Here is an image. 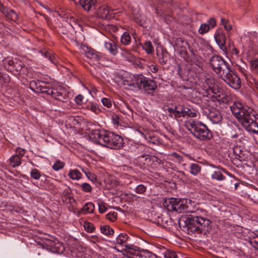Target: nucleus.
Listing matches in <instances>:
<instances>
[{
  "mask_svg": "<svg viewBox=\"0 0 258 258\" xmlns=\"http://www.w3.org/2000/svg\"><path fill=\"white\" fill-rule=\"evenodd\" d=\"M202 82L205 85V87H207L211 91L217 88L215 85V80L212 77H205L203 79Z\"/></svg>",
  "mask_w": 258,
  "mask_h": 258,
  "instance_id": "393cba45",
  "label": "nucleus"
},
{
  "mask_svg": "<svg viewBox=\"0 0 258 258\" xmlns=\"http://www.w3.org/2000/svg\"><path fill=\"white\" fill-rule=\"evenodd\" d=\"M86 107L88 110L95 113H98L100 112V109L96 103H90L87 105Z\"/></svg>",
  "mask_w": 258,
  "mask_h": 258,
  "instance_id": "58836bf2",
  "label": "nucleus"
},
{
  "mask_svg": "<svg viewBox=\"0 0 258 258\" xmlns=\"http://www.w3.org/2000/svg\"><path fill=\"white\" fill-rule=\"evenodd\" d=\"M71 192V189L68 187L64 189L63 190V193L66 196L69 195Z\"/></svg>",
  "mask_w": 258,
  "mask_h": 258,
  "instance_id": "774afa93",
  "label": "nucleus"
},
{
  "mask_svg": "<svg viewBox=\"0 0 258 258\" xmlns=\"http://www.w3.org/2000/svg\"><path fill=\"white\" fill-rule=\"evenodd\" d=\"M211 178L218 181H222L225 179L221 171L218 170L213 172L211 175Z\"/></svg>",
  "mask_w": 258,
  "mask_h": 258,
  "instance_id": "473e14b6",
  "label": "nucleus"
},
{
  "mask_svg": "<svg viewBox=\"0 0 258 258\" xmlns=\"http://www.w3.org/2000/svg\"><path fill=\"white\" fill-rule=\"evenodd\" d=\"M117 215V213H116L115 212H113L108 213L106 215V217L108 219H109L112 221H113L116 219Z\"/></svg>",
  "mask_w": 258,
  "mask_h": 258,
  "instance_id": "5fc2aeb1",
  "label": "nucleus"
},
{
  "mask_svg": "<svg viewBox=\"0 0 258 258\" xmlns=\"http://www.w3.org/2000/svg\"><path fill=\"white\" fill-rule=\"evenodd\" d=\"M224 27L225 29V30L227 31H230L232 28V25L231 24H230L228 22L224 24Z\"/></svg>",
  "mask_w": 258,
  "mask_h": 258,
  "instance_id": "338daca9",
  "label": "nucleus"
},
{
  "mask_svg": "<svg viewBox=\"0 0 258 258\" xmlns=\"http://www.w3.org/2000/svg\"><path fill=\"white\" fill-rule=\"evenodd\" d=\"M149 69L150 71L153 73H156L158 70V67L156 65L154 64H151V66H150Z\"/></svg>",
  "mask_w": 258,
  "mask_h": 258,
  "instance_id": "69168bd1",
  "label": "nucleus"
},
{
  "mask_svg": "<svg viewBox=\"0 0 258 258\" xmlns=\"http://www.w3.org/2000/svg\"><path fill=\"white\" fill-rule=\"evenodd\" d=\"M183 111V106L178 105L175 106V114H174V118L178 120L180 117H184Z\"/></svg>",
  "mask_w": 258,
  "mask_h": 258,
  "instance_id": "c756f323",
  "label": "nucleus"
},
{
  "mask_svg": "<svg viewBox=\"0 0 258 258\" xmlns=\"http://www.w3.org/2000/svg\"><path fill=\"white\" fill-rule=\"evenodd\" d=\"M30 89L36 92L50 95L55 99L65 102L67 99L64 92L61 89L52 88L51 84L40 80H33L30 83Z\"/></svg>",
  "mask_w": 258,
  "mask_h": 258,
  "instance_id": "20e7f679",
  "label": "nucleus"
},
{
  "mask_svg": "<svg viewBox=\"0 0 258 258\" xmlns=\"http://www.w3.org/2000/svg\"><path fill=\"white\" fill-rule=\"evenodd\" d=\"M113 10H111V11ZM111 10H109L107 6L105 5L101 6L99 7L98 11V15L102 19H109L111 17L110 13Z\"/></svg>",
  "mask_w": 258,
  "mask_h": 258,
  "instance_id": "412c9836",
  "label": "nucleus"
},
{
  "mask_svg": "<svg viewBox=\"0 0 258 258\" xmlns=\"http://www.w3.org/2000/svg\"><path fill=\"white\" fill-rule=\"evenodd\" d=\"M128 252L133 255L132 258H157L156 255L146 249H142L134 245L126 246Z\"/></svg>",
  "mask_w": 258,
  "mask_h": 258,
  "instance_id": "1a4fd4ad",
  "label": "nucleus"
},
{
  "mask_svg": "<svg viewBox=\"0 0 258 258\" xmlns=\"http://www.w3.org/2000/svg\"><path fill=\"white\" fill-rule=\"evenodd\" d=\"M98 205L99 212L100 213H104L107 211V209L106 207L105 204H104L103 203H99Z\"/></svg>",
  "mask_w": 258,
  "mask_h": 258,
  "instance_id": "864d4df0",
  "label": "nucleus"
},
{
  "mask_svg": "<svg viewBox=\"0 0 258 258\" xmlns=\"http://www.w3.org/2000/svg\"><path fill=\"white\" fill-rule=\"evenodd\" d=\"M83 53L89 58L98 61L100 59L101 55L94 49L88 46H83L82 47Z\"/></svg>",
  "mask_w": 258,
  "mask_h": 258,
  "instance_id": "9b49d317",
  "label": "nucleus"
},
{
  "mask_svg": "<svg viewBox=\"0 0 258 258\" xmlns=\"http://www.w3.org/2000/svg\"><path fill=\"white\" fill-rule=\"evenodd\" d=\"M204 210L199 209L195 202L186 199V204L184 205L183 213H196L195 215H198V211Z\"/></svg>",
  "mask_w": 258,
  "mask_h": 258,
  "instance_id": "f8f14e48",
  "label": "nucleus"
},
{
  "mask_svg": "<svg viewBox=\"0 0 258 258\" xmlns=\"http://www.w3.org/2000/svg\"><path fill=\"white\" fill-rule=\"evenodd\" d=\"M101 102H102L103 105L104 106L107 107V108H110L112 106L111 101L108 98H103L102 99Z\"/></svg>",
  "mask_w": 258,
  "mask_h": 258,
  "instance_id": "8fccbe9b",
  "label": "nucleus"
},
{
  "mask_svg": "<svg viewBox=\"0 0 258 258\" xmlns=\"http://www.w3.org/2000/svg\"><path fill=\"white\" fill-rule=\"evenodd\" d=\"M229 49L231 50L233 53L235 54L236 55H238L239 54V51L238 49L235 48V47L233 45L232 43H229L228 45Z\"/></svg>",
  "mask_w": 258,
  "mask_h": 258,
  "instance_id": "bf43d9fd",
  "label": "nucleus"
},
{
  "mask_svg": "<svg viewBox=\"0 0 258 258\" xmlns=\"http://www.w3.org/2000/svg\"><path fill=\"white\" fill-rule=\"evenodd\" d=\"M83 99L84 97L83 95H78L75 97V101L77 104L80 105L82 103Z\"/></svg>",
  "mask_w": 258,
  "mask_h": 258,
  "instance_id": "680f3d73",
  "label": "nucleus"
},
{
  "mask_svg": "<svg viewBox=\"0 0 258 258\" xmlns=\"http://www.w3.org/2000/svg\"><path fill=\"white\" fill-rule=\"evenodd\" d=\"M210 63L213 70L230 87L234 89L240 88V78L235 72L231 69L230 64L223 57L214 55L210 58Z\"/></svg>",
  "mask_w": 258,
  "mask_h": 258,
  "instance_id": "f03ea898",
  "label": "nucleus"
},
{
  "mask_svg": "<svg viewBox=\"0 0 258 258\" xmlns=\"http://www.w3.org/2000/svg\"><path fill=\"white\" fill-rule=\"evenodd\" d=\"M121 43L124 45H128L131 42V36L129 33L125 32L122 35L120 38Z\"/></svg>",
  "mask_w": 258,
  "mask_h": 258,
  "instance_id": "cd10ccee",
  "label": "nucleus"
},
{
  "mask_svg": "<svg viewBox=\"0 0 258 258\" xmlns=\"http://www.w3.org/2000/svg\"><path fill=\"white\" fill-rule=\"evenodd\" d=\"M64 165V163L60 160H57L52 166V168L55 171H58L62 169Z\"/></svg>",
  "mask_w": 258,
  "mask_h": 258,
  "instance_id": "49530a36",
  "label": "nucleus"
},
{
  "mask_svg": "<svg viewBox=\"0 0 258 258\" xmlns=\"http://www.w3.org/2000/svg\"><path fill=\"white\" fill-rule=\"evenodd\" d=\"M149 155L142 154L138 157V160L140 162L143 163L145 165H146L147 159H149Z\"/></svg>",
  "mask_w": 258,
  "mask_h": 258,
  "instance_id": "09e8293b",
  "label": "nucleus"
},
{
  "mask_svg": "<svg viewBox=\"0 0 258 258\" xmlns=\"http://www.w3.org/2000/svg\"><path fill=\"white\" fill-rule=\"evenodd\" d=\"M9 161L10 165L13 168L19 166L21 164V158L17 154L11 156Z\"/></svg>",
  "mask_w": 258,
  "mask_h": 258,
  "instance_id": "a878e982",
  "label": "nucleus"
},
{
  "mask_svg": "<svg viewBox=\"0 0 258 258\" xmlns=\"http://www.w3.org/2000/svg\"><path fill=\"white\" fill-rule=\"evenodd\" d=\"M208 118L213 124L220 123L222 119L221 113L217 111H211L208 115Z\"/></svg>",
  "mask_w": 258,
  "mask_h": 258,
  "instance_id": "5701e85b",
  "label": "nucleus"
},
{
  "mask_svg": "<svg viewBox=\"0 0 258 258\" xmlns=\"http://www.w3.org/2000/svg\"><path fill=\"white\" fill-rule=\"evenodd\" d=\"M68 175L72 180H79L82 178V175L78 169H71L69 171Z\"/></svg>",
  "mask_w": 258,
  "mask_h": 258,
  "instance_id": "bb28decb",
  "label": "nucleus"
},
{
  "mask_svg": "<svg viewBox=\"0 0 258 258\" xmlns=\"http://www.w3.org/2000/svg\"><path fill=\"white\" fill-rule=\"evenodd\" d=\"M128 236L125 233H120L116 238V243L119 245H122L128 239Z\"/></svg>",
  "mask_w": 258,
  "mask_h": 258,
  "instance_id": "e433bc0d",
  "label": "nucleus"
},
{
  "mask_svg": "<svg viewBox=\"0 0 258 258\" xmlns=\"http://www.w3.org/2000/svg\"><path fill=\"white\" fill-rule=\"evenodd\" d=\"M230 110L246 131L251 133H258V114L251 108L243 106L239 102H235L230 106Z\"/></svg>",
  "mask_w": 258,
  "mask_h": 258,
  "instance_id": "7ed1b4c3",
  "label": "nucleus"
},
{
  "mask_svg": "<svg viewBox=\"0 0 258 258\" xmlns=\"http://www.w3.org/2000/svg\"><path fill=\"white\" fill-rule=\"evenodd\" d=\"M106 132L105 130H93L89 134V137L95 143L101 145Z\"/></svg>",
  "mask_w": 258,
  "mask_h": 258,
  "instance_id": "9d476101",
  "label": "nucleus"
},
{
  "mask_svg": "<svg viewBox=\"0 0 258 258\" xmlns=\"http://www.w3.org/2000/svg\"><path fill=\"white\" fill-rule=\"evenodd\" d=\"M208 26H209V28H213L216 25V21L213 18H210L207 22Z\"/></svg>",
  "mask_w": 258,
  "mask_h": 258,
  "instance_id": "603ef678",
  "label": "nucleus"
},
{
  "mask_svg": "<svg viewBox=\"0 0 258 258\" xmlns=\"http://www.w3.org/2000/svg\"><path fill=\"white\" fill-rule=\"evenodd\" d=\"M104 46L105 49L112 55H115L117 53V46L114 41L107 39L104 41Z\"/></svg>",
  "mask_w": 258,
  "mask_h": 258,
  "instance_id": "f3484780",
  "label": "nucleus"
},
{
  "mask_svg": "<svg viewBox=\"0 0 258 258\" xmlns=\"http://www.w3.org/2000/svg\"><path fill=\"white\" fill-rule=\"evenodd\" d=\"M213 93V99H215L219 103H225L228 101V96L221 89L215 88L212 91Z\"/></svg>",
  "mask_w": 258,
  "mask_h": 258,
  "instance_id": "4468645a",
  "label": "nucleus"
},
{
  "mask_svg": "<svg viewBox=\"0 0 258 258\" xmlns=\"http://www.w3.org/2000/svg\"><path fill=\"white\" fill-rule=\"evenodd\" d=\"M86 176L89 180H91L92 181L94 182L97 180V177L95 174L90 171L87 174V175Z\"/></svg>",
  "mask_w": 258,
  "mask_h": 258,
  "instance_id": "13d9d810",
  "label": "nucleus"
},
{
  "mask_svg": "<svg viewBox=\"0 0 258 258\" xmlns=\"http://www.w3.org/2000/svg\"><path fill=\"white\" fill-rule=\"evenodd\" d=\"M101 146L112 149H119L123 146V139L113 132L106 131Z\"/></svg>",
  "mask_w": 258,
  "mask_h": 258,
  "instance_id": "0eeeda50",
  "label": "nucleus"
},
{
  "mask_svg": "<svg viewBox=\"0 0 258 258\" xmlns=\"http://www.w3.org/2000/svg\"><path fill=\"white\" fill-rule=\"evenodd\" d=\"M169 156L172 157V158H171V160L177 162L179 163H181L183 161V157L176 152L171 153L169 154Z\"/></svg>",
  "mask_w": 258,
  "mask_h": 258,
  "instance_id": "f704fd0d",
  "label": "nucleus"
},
{
  "mask_svg": "<svg viewBox=\"0 0 258 258\" xmlns=\"http://www.w3.org/2000/svg\"><path fill=\"white\" fill-rule=\"evenodd\" d=\"M13 66V67H9V71L17 74L24 73L25 66L21 61L15 58V62Z\"/></svg>",
  "mask_w": 258,
  "mask_h": 258,
  "instance_id": "6ab92c4d",
  "label": "nucleus"
},
{
  "mask_svg": "<svg viewBox=\"0 0 258 258\" xmlns=\"http://www.w3.org/2000/svg\"><path fill=\"white\" fill-rule=\"evenodd\" d=\"M175 44L178 47L185 48L188 45L187 42L181 38H177L175 40Z\"/></svg>",
  "mask_w": 258,
  "mask_h": 258,
  "instance_id": "a19ab883",
  "label": "nucleus"
},
{
  "mask_svg": "<svg viewBox=\"0 0 258 258\" xmlns=\"http://www.w3.org/2000/svg\"><path fill=\"white\" fill-rule=\"evenodd\" d=\"M156 53L159 63L161 65L166 64L170 56V55L167 50L161 47L160 50L159 49L157 50Z\"/></svg>",
  "mask_w": 258,
  "mask_h": 258,
  "instance_id": "dca6fc26",
  "label": "nucleus"
},
{
  "mask_svg": "<svg viewBox=\"0 0 258 258\" xmlns=\"http://www.w3.org/2000/svg\"><path fill=\"white\" fill-rule=\"evenodd\" d=\"M85 230L88 232H93L95 230V227L89 223H85L84 225Z\"/></svg>",
  "mask_w": 258,
  "mask_h": 258,
  "instance_id": "3c124183",
  "label": "nucleus"
},
{
  "mask_svg": "<svg viewBox=\"0 0 258 258\" xmlns=\"http://www.w3.org/2000/svg\"><path fill=\"white\" fill-rule=\"evenodd\" d=\"M70 119L72 121L75 125L80 124L82 120V118L79 116L71 117Z\"/></svg>",
  "mask_w": 258,
  "mask_h": 258,
  "instance_id": "6e6d98bb",
  "label": "nucleus"
},
{
  "mask_svg": "<svg viewBox=\"0 0 258 258\" xmlns=\"http://www.w3.org/2000/svg\"><path fill=\"white\" fill-rule=\"evenodd\" d=\"M185 204L186 199H185L170 198L166 199L163 205L168 211L183 213Z\"/></svg>",
  "mask_w": 258,
  "mask_h": 258,
  "instance_id": "6e6552de",
  "label": "nucleus"
},
{
  "mask_svg": "<svg viewBox=\"0 0 258 258\" xmlns=\"http://www.w3.org/2000/svg\"><path fill=\"white\" fill-rule=\"evenodd\" d=\"M43 246H45L47 249H50L53 252H60L64 249L61 244H56L54 241L51 240H46L43 243Z\"/></svg>",
  "mask_w": 258,
  "mask_h": 258,
  "instance_id": "2eb2a0df",
  "label": "nucleus"
},
{
  "mask_svg": "<svg viewBox=\"0 0 258 258\" xmlns=\"http://www.w3.org/2000/svg\"><path fill=\"white\" fill-rule=\"evenodd\" d=\"M0 11L5 15L8 19L13 21L18 20V16L13 10L9 9L5 7L3 5L0 7Z\"/></svg>",
  "mask_w": 258,
  "mask_h": 258,
  "instance_id": "a211bd4d",
  "label": "nucleus"
},
{
  "mask_svg": "<svg viewBox=\"0 0 258 258\" xmlns=\"http://www.w3.org/2000/svg\"><path fill=\"white\" fill-rule=\"evenodd\" d=\"M101 232L106 235H112L114 233V230L108 225H104L100 227Z\"/></svg>",
  "mask_w": 258,
  "mask_h": 258,
  "instance_id": "72a5a7b5",
  "label": "nucleus"
},
{
  "mask_svg": "<svg viewBox=\"0 0 258 258\" xmlns=\"http://www.w3.org/2000/svg\"><path fill=\"white\" fill-rule=\"evenodd\" d=\"M210 215L206 210L198 211V215L182 217L179 220V224L182 230L187 234L196 236L208 230L211 227Z\"/></svg>",
  "mask_w": 258,
  "mask_h": 258,
  "instance_id": "f257e3e1",
  "label": "nucleus"
},
{
  "mask_svg": "<svg viewBox=\"0 0 258 258\" xmlns=\"http://www.w3.org/2000/svg\"><path fill=\"white\" fill-rule=\"evenodd\" d=\"M111 122L115 126H118L119 124L118 117L117 115H113L111 118Z\"/></svg>",
  "mask_w": 258,
  "mask_h": 258,
  "instance_id": "e2e57ef3",
  "label": "nucleus"
},
{
  "mask_svg": "<svg viewBox=\"0 0 258 258\" xmlns=\"http://www.w3.org/2000/svg\"><path fill=\"white\" fill-rule=\"evenodd\" d=\"M147 190V186L144 184L138 185L134 189V191L138 194H144Z\"/></svg>",
  "mask_w": 258,
  "mask_h": 258,
  "instance_id": "ea45409f",
  "label": "nucleus"
},
{
  "mask_svg": "<svg viewBox=\"0 0 258 258\" xmlns=\"http://www.w3.org/2000/svg\"><path fill=\"white\" fill-rule=\"evenodd\" d=\"M162 164V161L161 159H159L156 156L149 155V159H147L146 165L152 168H156L158 167L159 165Z\"/></svg>",
  "mask_w": 258,
  "mask_h": 258,
  "instance_id": "b1692460",
  "label": "nucleus"
},
{
  "mask_svg": "<svg viewBox=\"0 0 258 258\" xmlns=\"http://www.w3.org/2000/svg\"><path fill=\"white\" fill-rule=\"evenodd\" d=\"M144 49L148 54H152L154 52V47L151 41H146L143 46Z\"/></svg>",
  "mask_w": 258,
  "mask_h": 258,
  "instance_id": "c9c22d12",
  "label": "nucleus"
},
{
  "mask_svg": "<svg viewBox=\"0 0 258 258\" xmlns=\"http://www.w3.org/2000/svg\"><path fill=\"white\" fill-rule=\"evenodd\" d=\"M185 125L190 134L201 141H209L212 138L211 130L200 121L189 119L185 122Z\"/></svg>",
  "mask_w": 258,
  "mask_h": 258,
  "instance_id": "39448f33",
  "label": "nucleus"
},
{
  "mask_svg": "<svg viewBox=\"0 0 258 258\" xmlns=\"http://www.w3.org/2000/svg\"><path fill=\"white\" fill-rule=\"evenodd\" d=\"M201 170V167L198 164L191 163L190 165L189 172L193 175H197Z\"/></svg>",
  "mask_w": 258,
  "mask_h": 258,
  "instance_id": "c85d7f7f",
  "label": "nucleus"
},
{
  "mask_svg": "<svg viewBox=\"0 0 258 258\" xmlns=\"http://www.w3.org/2000/svg\"><path fill=\"white\" fill-rule=\"evenodd\" d=\"M38 53L40 54L43 57L48 59L52 63L55 64V62L53 61L54 57L52 55L49 51H43L42 50L38 51Z\"/></svg>",
  "mask_w": 258,
  "mask_h": 258,
  "instance_id": "7c9ffc66",
  "label": "nucleus"
},
{
  "mask_svg": "<svg viewBox=\"0 0 258 258\" xmlns=\"http://www.w3.org/2000/svg\"><path fill=\"white\" fill-rule=\"evenodd\" d=\"M82 190L86 192H90L92 191V187L88 183H83L80 185Z\"/></svg>",
  "mask_w": 258,
  "mask_h": 258,
  "instance_id": "de8ad7c7",
  "label": "nucleus"
},
{
  "mask_svg": "<svg viewBox=\"0 0 258 258\" xmlns=\"http://www.w3.org/2000/svg\"><path fill=\"white\" fill-rule=\"evenodd\" d=\"M123 84L134 87H138L140 89H143L145 93L151 95H153L154 91L157 88L155 81L142 74L134 76L133 82H129L127 80H123Z\"/></svg>",
  "mask_w": 258,
  "mask_h": 258,
  "instance_id": "423d86ee",
  "label": "nucleus"
},
{
  "mask_svg": "<svg viewBox=\"0 0 258 258\" xmlns=\"http://www.w3.org/2000/svg\"><path fill=\"white\" fill-rule=\"evenodd\" d=\"M236 230L237 231H236L235 232V234L236 236L237 237H239V238H241V237L242 236V229L241 227H238L236 229Z\"/></svg>",
  "mask_w": 258,
  "mask_h": 258,
  "instance_id": "0e129e2a",
  "label": "nucleus"
},
{
  "mask_svg": "<svg viewBox=\"0 0 258 258\" xmlns=\"http://www.w3.org/2000/svg\"><path fill=\"white\" fill-rule=\"evenodd\" d=\"M163 254L165 258H176L177 255L174 251L166 250L163 252Z\"/></svg>",
  "mask_w": 258,
  "mask_h": 258,
  "instance_id": "37998d69",
  "label": "nucleus"
},
{
  "mask_svg": "<svg viewBox=\"0 0 258 258\" xmlns=\"http://www.w3.org/2000/svg\"><path fill=\"white\" fill-rule=\"evenodd\" d=\"M210 29L207 23L202 24L199 29V33L200 34H204L207 33Z\"/></svg>",
  "mask_w": 258,
  "mask_h": 258,
  "instance_id": "79ce46f5",
  "label": "nucleus"
},
{
  "mask_svg": "<svg viewBox=\"0 0 258 258\" xmlns=\"http://www.w3.org/2000/svg\"><path fill=\"white\" fill-rule=\"evenodd\" d=\"M184 117L189 116L190 117H195L197 116V112L194 110L189 109L184 106Z\"/></svg>",
  "mask_w": 258,
  "mask_h": 258,
  "instance_id": "4c0bfd02",
  "label": "nucleus"
},
{
  "mask_svg": "<svg viewBox=\"0 0 258 258\" xmlns=\"http://www.w3.org/2000/svg\"><path fill=\"white\" fill-rule=\"evenodd\" d=\"M25 152L26 150L20 147H18L16 149V154H17L18 156H20L21 158L24 155Z\"/></svg>",
  "mask_w": 258,
  "mask_h": 258,
  "instance_id": "4d7b16f0",
  "label": "nucleus"
},
{
  "mask_svg": "<svg viewBox=\"0 0 258 258\" xmlns=\"http://www.w3.org/2000/svg\"><path fill=\"white\" fill-rule=\"evenodd\" d=\"M167 110L169 113V116L174 118V114H175V107L174 108L172 107H168L167 109Z\"/></svg>",
  "mask_w": 258,
  "mask_h": 258,
  "instance_id": "052dcab7",
  "label": "nucleus"
},
{
  "mask_svg": "<svg viewBox=\"0 0 258 258\" xmlns=\"http://www.w3.org/2000/svg\"><path fill=\"white\" fill-rule=\"evenodd\" d=\"M79 3L81 7L87 11L95 9L96 0H80Z\"/></svg>",
  "mask_w": 258,
  "mask_h": 258,
  "instance_id": "4be33fe9",
  "label": "nucleus"
},
{
  "mask_svg": "<svg viewBox=\"0 0 258 258\" xmlns=\"http://www.w3.org/2000/svg\"><path fill=\"white\" fill-rule=\"evenodd\" d=\"M249 241L252 247L258 250V236L249 238Z\"/></svg>",
  "mask_w": 258,
  "mask_h": 258,
  "instance_id": "c03bdc74",
  "label": "nucleus"
},
{
  "mask_svg": "<svg viewBox=\"0 0 258 258\" xmlns=\"http://www.w3.org/2000/svg\"><path fill=\"white\" fill-rule=\"evenodd\" d=\"M94 209L95 206L94 204L92 202H87L78 211V214L79 215L92 214L93 213Z\"/></svg>",
  "mask_w": 258,
  "mask_h": 258,
  "instance_id": "aec40b11",
  "label": "nucleus"
},
{
  "mask_svg": "<svg viewBox=\"0 0 258 258\" xmlns=\"http://www.w3.org/2000/svg\"><path fill=\"white\" fill-rule=\"evenodd\" d=\"M214 38L219 47L224 50L226 47V37L225 34L220 30H216L214 34Z\"/></svg>",
  "mask_w": 258,
  "mask_h": 258,
  "instance_id": "ddd939ff",
  "label": "nucleus"
},
{
  "mask_svg": "<svg viewBox=\"0 0 258 258\" xmlns=\"http://www.w3.org/2000/svg\"><path fill=\"white\" fill-rule=\"evenodd\" d=\"M15 62V59H13L11 57H7L3 60V64L5 68L9 71V67H13Z\"/></svg>",
  "mask_w": 258,
  "mask_h": 258,
  "instance_id": "2f4dec72",
  "label": "nucleus"
},
{
  "mask_svg": "<svg viewBox=\"0 0 258 258\" xmlns=\"http://www.w3.org/2000/svg\"><path fill=\"white\" fill-rule=\"evenodd\" d=\"M31 177L35 180H38L41 177L40 171L37 169H33L31 170Z\"/></svg>",
  "mask_w": 258,
  "mask_h": 258,
  "instance_id": "a18cd8bd",
  "label": "nucleus"
}]
</instances>
